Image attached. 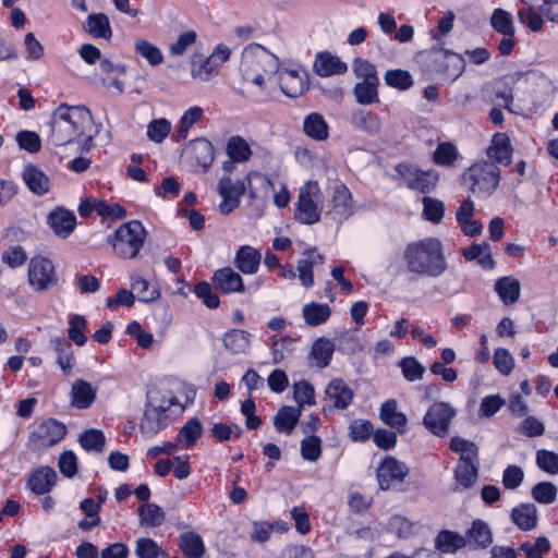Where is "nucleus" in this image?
<instances>
[{"label": "nucleus", "instance_id": "obj_1", "mask_svg": "<svg viewBox=\"0 0 558 558\" xmlns=\"http://www.w3.org/2000/svg\"><path fill=\"white\" fill-rule=\"evenodd\" d=\"M49 143L64 146L74 142L87 145L94 137L93 118L84 106L60 105L50 121Z\"/></svg>", "mask_w": 558, "mask_h": 558}, {"label": "nucleus", "instance_id": "obj_2", "mask_svg": "<svg viewBox=\"0 0 558 558\" xmlns=\"http://www.w3.org/2000/svg\"><path fill=\"white\" fill-rule=\"evenodd\" d=\"M403 258L412 274L439 277L447 269L441 242L436 238H425L408 244Z\"/></svg>", "mask_w": 558, "mask_h": 558}, {"label": "nucleus", "instance_id": "obj_3", "mask_svg": "<svg viewBox=\"0 0 558 558\" xmlns=\"http://www.w3.org/2000/svg\"><path fill=\"white\" fill-rule=\"evenodd\" d=\"M279 69V59L259 44H250L244 48L239 70L244 81L258 87L264 86V75L274 74Z\"/></svg>", "mask_w": 558, "mask_h": 558}, {"label": "nucleus", "instance_id": "obj_4", "mask_svg": "<svg viewBox=\"0 0 558 558\" xmlns=\"http://www.w3.org/2000/svg\"><path fill=\"white\" fill-rule=\"evenodd\" d=\"M501 171L497 165L482 160L470 166L461 175V184L480 199L489 198L498 189Z\"/></svg>", "mask_w": 558, "mask_h": 558}, {"label": "nucleus", "instance_id": "obj_5", "mask_svg": "<svg viewBox=\"0 0 558 558\" xmlns=\"http://www.w3.org/2000/svg\"><path fill=\"white\" fill-rule=\"evenodd\" d=\"M174 403V397H166L159 390L148 391L144 414L140 423L141 433L151 437L165 429L171 422L170 411Z\"/></svg>", "mask_w": 558, "mask_h": 558}, {"label": "nucleus", "instance_id": "obj_6", "mask_svg": "<svg viewBox=\"0 0 558 558\" xmlns=\"http://www.w3.org/2000/svg\"><path fill=\"white\" fill-rule=\"evenodd\" d=\"M146 230L141 221L131 220L122 223L107 238L113 253L124 259L137 257L146 239Z\"/></svg>", "mask_w": 558, "mask_h": 558}, {"label": "nucleus", "instance_id": "obj_7", "mask_svg": "<svg viewBox=\"0 0 558 558\" xmlns=\"http://www.w3.org/2000/svg\"><path fill=\"white\" fill-rule=\"evenodd\" d=\"M323 210V195L316 181L306 182L299 192L295 219L304 225L319 221Z\"/></svg>", "mask_w": 558, "mask_h": 558}, {"label": "nucleus", "instance_id": "obj_8", "mask_svg": "<svg viewBox=\"0 0 558 558\" xmlns=\"http://www.w3.org/2000/svg\"><path fill=\"white\" fill-rule=\"evenodd\" d=\"M65 434L66 427L63 423L48 418L29 434L27 448L33 452L40 451L61 441Z\"/></svg>", "mask_w": 558, "mask_h": 558}, {"label": "nucleus", "instance_id": "obj_9", "mask_svg": "<svg viewBox=\"0 0 558 558\" xmlns=\"http://www.w3.org/2000/svg\"><path fill=\"white\" fill-rule=\"evenodd\" d=\"M410 468L393 456H386L376 468V477L381 490H389L404 482Z\"/></svg>", "mask_w": 558, "mask_h": 558}, {"label": "nucleus", "instance_id": "obj_10", "mask_svg": "<svg viewBox=\"0 0 558 558\" xmlns=\"http://www.w3.org/2000/svg\"><path fill=\"white\" fill-rule=\"evenodd\" d=\"M28 282L37 292H44L58 283L54 266L49 258L35 256L28 264Z\"/></svg>", "mask_w": 558, "mask_h": 558}, {"label": "nucleus", "instance_id": "obj_11", "mask_svg": "<svg viewBox=\"0 0 558 558\" xmlns=\"http://www.w3.org/2000/svg\"><path fill=\"white\" fill-rule=\"evenodd\" d=\"M396 171L409 189L421 193H429L439 181L437 171H423L411 165L400 163L396 167Z\"/></svg>", "mask_w": 558, "mask_h": 558}, {"label": "nucleus", "instance_id": "obj_12", "mask_svg": "<svg viewBox=\"0 0 558 558\" xmlns=\"http://www.w3.org/2000/svg\"><path fill=\"white\" fill-rule=\"evenodd\" d=\"M456 414V409L448 402L438 401L428 408L423 424L435 436L445 437Z\"/></svg>", "mask_w": 558, "mask_h": 558}, {"label": "nucleus", "instance_id": "obj_13", "mask_svg": "<svg viewBox=\"0 0 558 558\" xmlns=\"http://www.w3.org/2000/svg\"><path fill=\"white\" fill-rule=\"evenodd\" d=\"M246 186L244 180L233 181L230 177L223 175L220 178L217 186V192L222 198L219 204L221 214H229L240 205L241 196L245 194Z\"/></svg>", "mask_w": 558, "mask_h": 558}, {"label": "nucleus", "instance_id": "obj_14", "mask_svg": "<svg viewBox=\"0 0 558 558\" xmlns=\"http://www.w3.org/2000/svg\"><path fill=\"white\" fill-rule=\"evenodd\" d=\"M430 59L436 64V71L448 80H457L464 71V59L452 51L438 49L430 52Z\"/></svg>", "mask_w": 558, "mask_h": 558}, {"label": "nucleus", "instance_id": "obj_15", "mask_svg": "<svg viewBox=\"0 0 558 558\" xmlns=\"http://www.w3.org/2000/svg\"><path fill=\"white\" fill-rule=\"evenodd\" d=\"M47 225L56 236L68 239L75 230L77 220L73 210L56 206L47 215Z\"/></svg>", "mask_w": 558, "mask_h": 558}, {"label": "nucleus", "instance_id": "obj_16", "mask_svg": "<svg viewBox=\"0 0 558 558\" xmlns=\"http://www.w3.org/2000/svg\"><path fill=\"white\" fill-rule=\"evenodd\" d=\"M328 214L340 222L353 214L352 194L344 184L340 183L333 187Z\"/></svg>", "mask_w": 558, "mask_h": 558}, {"label": "nucleus", "instance_id": "obj_17", "mask_svg": "<svg viewBox=\"0 0 558 558\" xmlns=\"http://www.w3.org/2000/svg\"><path fill=\"white\" fill-rule=\"evenodd\" d=\"M213 282L225 294L245 292L244 281L239 272L231 267L217 269L213 276Z\"/></svg>", "mask_w": 558, "mask_h": 558}, {"label": "nucleus", "instance_id": "obj_18", "mask_svg": "<svg viewBox=\"0 0 558 558\" xmlns=\"http://www.w3.org/2000/svg\"><path fill=\"white\" fill-rule=\"evenodd\" d=\"M57 472L50 466L35 469L27 478V487L35 495H46L56 486Z\"/></svg>", "mask_w": 558, "mask_h": 558}, {"label": "nucleus", "instance_id": "obj_19", "mask_svg": "<svg viewBox=\"0 0 558 558\" xmlns=\"http://www.w3.org/2000/svg\"><path fill=\"white\" fill-rule=\"evenodd\" d=\"M487 157L495 165L509 166L512 161L513 148L506 133H496L487 148Z\"/></svg>", "mask_w": 558, "mask_h": 558}, {"label": "nucleus", "instance_id": "obj_20", "mask_svg": "<svg viewBox=\"0 0 558 558\" xmlns=\"http://www.w3.org/2000/svg\"><path fill=\"white\" fill-rule=\"evenodd\" d=\"M474 203L470 197H466L456 211V219L462 232L469 236L481 234L483 226L480 221L473 218Z\"/></svg>", "mask_w": 558, "mask_h": 558}, {"label": "nucleus", "instance_id": "obj_21", "mask_svg": "<svg viewBox=\"0 0 558 558\" xmlns=\"http://www.w3.org/2000/svg\"><path fill=\"white\" fill-rule=\"evenodd\" d=\"M314 71L322 77L344 74L348 71L345 62L328 51L318 52L314 61Z\"/></svg>", "mask_w": 558, "mask_h": 558}, {"label": "nucleus", "instance_id": "obj_22", "mask_svg": "<svg viewBox=\"0 0 558 558\" xmlns=\"http://www.w3.org/2000/svg\"><path fill=\"white\" fill-rule=\"evenodd\" d=\"M326 396L332 401L333 408L338 410L347 409L354 397L353 390L342 378L332 379L326 387Z\"/></svg>", "mask_w": 558, "mask_h": 558}, {"label": "nucleus", "instance_id": "obj_23", "mask_svg": "<svg viewBox=\"0 0 558 558\" xmlns=\"http://www.w3.org/2000/svg\"><path fill=\"white\" fill-rule=\"evenodd\" d=\"M187 153L192 162L205 170L211 166L215 159L214 146L206 138H196L190 142Z\"/></svg>", "mask_w": 558, "mask_h": 558}, {"label": "nucleus", "instance_id": "obj_24", "mask_svg": "<svg viewBox=\"0 0 558 558\" xmlns=\"http://www.w3.org/2000/svg\"><path fill=\"white\" fill-rule=\"evenodd\" d=\"M97 389L84 379L73 383L70 391L71 405L78 410L88 409L95 401Z\"/></svg>", "mask_w": 558, "mask_h": 558}, {"label": "nucleus", "instance_id": "obj_25", "mask_svg": "<svg viewBox=\"0 0 558 558\" xmlns=\"http://www.w3.org/2000/svg\"><path fill=\"white\" fill-rule=\"evenodd\" d=\"M280 89L291 98L301 96L306 89L304 74L298 70H283L279 76Z\"/></svg>", "mask_w": 558, "mask_h": 558}, {"label": "nucleus", "instance_id": "obj_26", "mask_svg": "<svg viewBox=\"0 0 558 558\" xmlns=\"http://www.w3.org/2000/svg\"><path fill=\"white\" fill-rule=\"evenodd\" d=\"M262 260L260 253L250 246L242 245L235 253L233 264L244 275H254L258 271Z\"/></svg>", "mask_w": 558, "mask_h": 558}, {"label": "nucleus", "instance_id": "obj_27", "mask_svg": "<svg viewBox=\"0 0 558 558\" xmlns=\"http://www.w3.org/2000/svg\"><path fill=\"white\" fill-rule=\"evenodd\" d=\"M26 186L38 196L47 194L50 190V179L34 165H26L22 172Z\"/></svg>", "mask_w": 558, "mask_h": 558}, {"label": "nucleus", "instance_id": "obj_28", "mask_svg": "<svg viewBox=\"0 0 558 558\" xmlns=\"http://www.w3.org/2000/svg\"><path fill=\"white\" fill-rule=\"evenodd\" d=\"M252 335L242 329H230L225 332L222 343L233 355L246 354L251 347Z\"/></svg>", "mask_w": 558, "mask_h": 558}, {"label": "nucleus", "instance_id": "obj_29", "mask_svg": "<svg viewBox=\"0 0 558 558\" xmlns=\"http://www.w3.org/2000/svg\"><path fill=\"white\" fill-rule=\"evenodd\" d=\"M379 417L384 424L400 433L404 432L408 424L407 415L398 410V403L395 399H389L381 404Z\"/></svg>", "mask_w": 558, "mask_h": 558}, {"label": "nucleus", "instance_id": "obj_30", "mask_svg": "<svg viewBox=\"0 0 558 558\" xmlns=\"http://www.w3.org/2000/svg\"><path fill=\"white\" fill-rule=\"evenodd\" d=\"M50 344L57 354V364L65 375L71 374L74 366V355L72 344L62 337L50 339Z\"/></svg>", "mask_w": 558, "mask_h": 558}, {"label": "nucleus", "instance_id": "obj_31", "mask_svg": "<svg viewBox=\"0 0 558 558\" xmlns=\"http://www.w3.org/2000/svg\"><path fill=\"white\" fill-rule=\"evenodd\" d=\"M494 289L505 305H512L518 302L521 293L520 281L512 276L497 279Z\"/></svg>", "mask_w": 558, "mask_h": 558}, {"label": "nucleus", "instance_id": "obj_32", "mask_svg": "<svg viewBox=\"0 0 558 558\" xmlns=\"http://www.w3.org/2000/svg\"><path fill=\"white\" fill-rule=\"evenodd\" d=\"M225 150L229 159L235 163H245L253 155L248 142L240 135L230 136L226 143Z\"/></svg>", "mask_w": 558, "mask_h": 558}, {"label": "nucleus", "instance_id": "obj_33", "mask_svg": "<svg viewBox=\"0 0 558 558\" xmlns=\"http://www.w3.org/2000/svg\"><path fill=\"white\" fill-rule=\"evenodd\" d=\"M510 517L522 531H531L537 525V509L533 504H521L514 507Z\"/></svg>", "mask_w": 558, "mask_h": 558}, {"label": "nucleus", "instance_id": "obj_34", "mask_svg": "<svg viewBox=\"0 0 558 558\" xmlns=\"http://www.w3.org/2000/svg\"><path fill=\"white\" fill-rule=\"evenodd\" d=\"M351 123L355 129L371 135L379 133L381 129L379 117L364 109H356L352 112Z\"/></svg>", "mask_w": 558, "mask_h": 558}, {"label": "nucleus", "instance_id": "obj_35", "mask_svg": "<svg viewBox=\"0 0 558 558\" xmlns=\"http://www.w3.org/2000/svg\"><path fill=\"white\" fill-rule=\"evenodd\" d=\"M303 131L315 141H325L329 136V126L323 114L318 112H312L304 118Z\"/></svg>", "mask_w": 558, "mask_h": 558}, {"label": "nucleus", "instance_id": "obj_36", "mask_svg": "<svg viewBox=\"0 0 558 558\" xmlns=\"http://www.w3.org/2000/svg\"><path fill=\"white\" fill-rule=\"evenodd\" d=\"M218 68L210 56L203 58L201 53H195L191 59V75L194 80L207 82L217 73Z\"/></svg>", "mask_w": 558, "mask_h": 558}, {"label": "nucleus", "instance_id": "obj_37", "mask_svg": "<svg viewBox=\"0 0 558 558\" xmlns=\"http://www.w3.org/2000/svg\"><path fill=\"white\" fill-rule=\"evenodd\" d=\"M203 434V425L197 417L190 418L179 430L177 442L184 449L192 448Z\"/></svg>", "mask_w": 558, "mask_h": 558}, {"label": "nucleus", "instance_id": "obj_38", "mask_svg": "<svg viewBox=\"0 0 558 558\" xmlns=\"http://www.w3.org/2000/svg\"><path fill=\"white\" fill-rule=\"evenodd\" d=\"M301 410L283 405L274 417V426L278 433L290 434L299 422Z\"/></svg>", "mask_w": 558, "mask_h": 558}, {"label": "nucleus", "instance_id": "obj_39", "mask_svg": "<svg viewBox=\"0 0 558 558\" xmlns=\"http://www.w3.org/2000/svg\"><path fill=\"white\" fill-rule=\"evenodd\" d=\"M85 29L94 38L109 39L112 36L109 19L104 13L89 14L86 19Z\"/></svg>", "mask_w": 558, "mask_h": 558}, {"label": "nucleus", "instance_id": "obj_40", "mask_svg": "<svg viewBox=\"0 0 558 558\" xmlns=\"http://www.w3.org/2000/svg\"><path fill=\"white\" fill-rule=\"evenodd\" d=\"M335 348L336 345L330 339L319 338L313 343L310 356L315 361V365L318 368L327 367L331 361Z\"/></svg>", "mask_w": 558, "mask_h": 558}, {"label": "nucleus", "instance_id": "obj_41", "mask_svg": "<svg viewBox=\"0 0 558 558\" xmlns=\"http://www.w3.org/2000/svg\"><path fill=\"white\" fill-rule=\"evenodd\" d=\"M302 315L308 326L316 327L325 324L329 319L331 308L328 304L312 302L304 305Z\"/></svg>", "mask_w": 558, "mask_h": 558}, {"label": "nucleus", "instance_id": "obj_42", "mask_svg": "<svg viewBox=\"0 0 558 558\" xmlns=\"http://www.w3.org/2000/svg\"><path fill=\"white\" fill-rule=\"evenodd\" d=\"M179 547L189 558H202L205 554L204 542L195 532L182 533L179 537Z\"/></svg>", "mask_w": 558, "mask_h": 558}, {"label": "nucleus", "instance_id": "obj_43", "mask_svg": "<svg viewBox=\"0 0 558 558\" xmlns=\"http://www.w3.org/2000/svg\"><path fill=\"white\" fill-rule=\"evenodd\" d=\"M470 543L477 547L487 548L493 543V533L489 525L483 520H474L466 532Z\"/></svg>", "mask_w": 558, "mask_h": 558}, {"label": "nucleus", "instance_id": "obj_44", "mask_svg": "<svg viewBox=\"0 0 558 558\" xmlns=\"http://www.w3.org/2000/svg\"><path fill=\"white\" fill-rule=\"evenodd\" d=\"M378 86L379 82L361 81L353 87V95L357 104L366 106L371 104H378Z\"/></svg>", "mask_w": 558, "mask_h": 558}, {"label": "nucleus", "instance_id": "obj_45", "mask_svg": "<svg viewBox=\"0 0 558 558\" xmlns=\"http://www.w3.org/2000/svg\"><path fill=\"white\" fill-rule=\"evenodd\" d=\"M463 257L466 260H477L478 265L485 269H492L495 266L490 246L487 243L473 244L464 248Z\"/></svg>", "mask_w": 558, "mask_h": 558}, {"label": "nucleus", "instance_id": "obj_46", "mask_svg": "<svg viewBox=\"0 0 558 558\" xmlns=\"http://www.w3.org/2000/svg\"><path fill=\"white\" fill-rule=\"evenodd\" d=\"M450 449L460 453L459 462L478 463V448L475 442L461 437H452Z\"/></svg>", "mask_w": 558, "mask_h": 558}, {"label": "nucleus", "instance_id": "obj_47", "mask_svg": "<svg viewBox=\"0 0 558 558\" xmlns=\"http://www.w3.org/2000/svg\"><path fill=\"white\" fill-rule=\"evenodd\" d=\"M80 509L85 513V519L78 522V529L88 531L100 524V505L93 498H86L81 501Z\"/></svg>", "mask_w": 558, "mask_h": 558}, {"label": "nucleus", "instance_id": "obj_48", "mask_svg": "<svg viewBox=\"0 0 558 558\" xmlns=\"http://www.w3.org/2000/svg\"><path fill=\"white\" fill-rule=\"evenodd\" d=\"M436 548L445 554H453L465 546V538L457 532L441 531L435 541Z\"/></svg>", "mask_w": 558, "mask_h": 558}, {"label": "nucleus", "instance_id": "obj_49", "mask_svg": "<svg viewBox=\"0 0 558 558\" xmlns=\"http://www.w3.org/2000/svg\"><path fill=\"white\" fill-rule=\"evenodd\" d=\"M478 463L458 462L454 469V478L458 486L463 489L472 487L477 480Z\"/></svg>", "mask_w": 558, "mask_h": 558}, {"label": "nucleus", "instance_id": "obj_50", "mask_svg": "<svg viewBox=\"0 0 558 558\" xmlns=\"http://www.w3.org/2000/svg\"><path fill=\"white\" fill-rule=\"evenodd\" d=\"M135 52L144 58L151 66L162 63L163 54L161 50L146 39L138 38L134 43Z\"/></svg>", "mask_w": 558, "mask_h": 558}, {"label": "nucleus", "instance_id": "obj_51", "mask_svg": "<svg viewBox=\"0 0 558 558\" xmlns=\"http://www.w3.org/2000/svg\"><path fill=\"white\" fill-rule=\"evenodd\" d=\"M490 26L501 35H515L513 17L504 9L498 8L493 11Z\"/></svg>", "mask_w": 558, "mask_h": 558}, {"label": "nucleus", "instance_id": "obj_52", "mask_svg": "<svg viewBox=\"0 0 558 558\" xmlns=\"http://www.w3.org/2000/svg\"><path fill=\"white\" fill-rule=\"evenodd\" d=\"M460 157L458 148L451 142H444L438 144L434 154L433 161L437 166L452 167Z\"/></svg>", "mask_w": 558, "mask_h": 558}, {"label": "nucleus", "instance_id": "obj_53", "mask_svg": "<svg viewBox=\"0 0 558 558\" xmlns=\"http://www.w3.org/2000/svg\"><path fill=\"white\" fill-rule=\"evenodd\" d=\"M138 517L142 525L156 527L165 521V512L156 504H146L138 508Z\"/></svg>", "mask_w": 558, "mask_h": 558}, {"label": "nucleus", "instance_id": "obj_54", "mask_svg": "<svg viewBox=\"0 0 558 558\" xmlns=\"http://www.w3.org/2000/svg\"><path fill=\"white\" fill-rule=\"evenodd\" d=\"M78 441L86 451L101 452L106 438L100 429L90 428L80 435Z\"/></svg>", "mask_w": 558, "mask_h": 558}, {"label": "nucleus", "instance_id": "obj_55", "mask_svg": "<svg viewBox=\"0 0 558 558\" xmlns=\"http://www.w3.org/2000/svg\"><path fill=\"white\" fill-rule=\"evenodd\" d=\"M384 80L386 85L399 90H407L413 86V78L410 72L401 69L388 70Z\"/></svg>", "mask_w": 558, "mask_h": 558}, {"label": "nucleus", "instance_id": "obj_56", "mask_svg": "<svg viewBox=\"0 0 558 558\" xmlns=\"http://www.w3.org/2000/svg\"><path fill=\"white\" fill-rule=\"evenodd\" d=\"M518 20L532 32H539L544 26L543 14L536 12L533 4L520 9Z\"/></svg>", "mask_w": 558, "mask_h": 558}, {"label": "nucleus", "instance_id": "obj_57", "mask_svg": "<svg viewBox=\"0 0 558 558\" xmlns=\"http://www.w3.org/2000/svg\"><path fill=\"white\" fill-rule=\"evenodd\" d=\"M203 117V109L198 106L189 108L181 117L180 124L177 131L178 140H185L189 130L198 122Z\"/></svg>", "mask_w": 558, "mask_h": 558}, {"label": "nucleus", "instance_id": "obj_58", "mask_svg": "<svg viewBox=\"0 0 558 558\" xmlns=\"http://www.w3.org/2000/svg\"><path fill=\"white\" fill-rule=\"evenodd\" d=\"M351 68L357 78H362V81L379 82L376 66L368 60L356 57L353 59Z\"/></svg>", "mask_w": 558, "mask_h": 558}, {"label": "nucleus", "instance_id": "obj_59", "mask_svg": "<svg viewBox=\"0 0 558 558\" xmlns=\"http://www.w3.org/2000/svg\"><path fill=\"white\" fill-rule=\"evenodd\" d=\"M558 489L551 482H539L532 488V497L539 504L550 505L557 498Z\"/></svg>", "mask_w": 558, "mask_h": 558}, {"label": "nucleus", "instance_id": "obj_60", "mask_svg": "<svg viewBox=\"0 0 558 558\" xmlns=\"http://www.w3.org/2000/svg\"><path fill=\"white\" fill-rule=\"evenodd\" d=\"M373 433V425L367 420H353L349 425V436L354 442L368 440Z\"/></svg>", "mask_w": 558, "mask_h": 558}, {"label": "nucleus", "instance_id": "obj_61", "mask_svg": "<svg viewBox=\"0 0 558 558\" xmlns=\"http://www.w3.org/2000/svg\"><path fill=\"white\" fill-rule=\"evenodd\" d=\"M171 123L165 119H155L147 125V137L155 143H161L170 133Z\"/></svg>", "mask_w": 558, "mask_h": 558}, {"label": "nucleus", "instance_id": "obj_62", "mask_svg": "<svg viewBox=\"0 0 558 558\" xmlns=\"http://www.w3.org/2000/svg\"><path fill=\"white\" fill-rule=\"evenodd\" d=\"M520 550L525 554L526 558H543L550 550V543L547 537L539 536L533 544L530 542L522 543Z\"/></svg>", "mask_w": 558, "mask_h": 558}, {"label": "nucleus", "instance_id": "obj_63", "mask_svg": "<svg viewBox=\"0 0 558 558\" xmlns=\"http://www.w3.org/2000/svg\"><path fill=\"white\" fill-rule=\"evenodd\" d=\"M322 454V440L319 437L311 435L301 441V456L304 460L315 462Z\"/></svg>", "mask_w": 558, "mask_h": 558}, {"label": "nucleus", "instance_id": "obj_64", "mask_svg": "<svg viewBox=\"0 0 558 558\" xmlns=\"http://www.w3.org/2000/svg\"><path fill=\"white\" fill-rule=\"evenodd\" d=\"M536 464L537 466L550 474H558V454L554 451L541 449L536 451Z\"/></svg>", "mask_w": 558, "mask_h": 558}]
</instances>
